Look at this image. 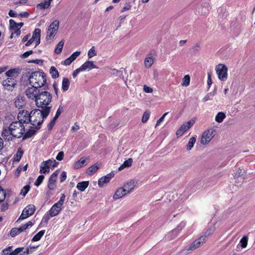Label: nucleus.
Masks as SVG:
<instances>
[{"label": "nucleus", "instance_id": "obj_63", "mask_svg": "<svg viewBox=\"0 0 255 255\" xmlns=\"http://www.w3.org/2000/svg\"><path fill=\"white\" fill-rule=\"evenodd\" d=\"M32 53L33 51L32 50L26 51L22 54V57L24 58H27Z\"/></svg>", "mask_w": 255, "mask_h": 255}, {"label": "nucleus", "instance_id": "obj_4", "mask_svg": "<svg viewBox=\"0 0 255 255\" xmlns=\"http://www.w3.org/2000/svg\"><path fill=\"white\" fill-rule=\"evenodd\" d=\"M28 80L31 86L40 88L46 83V75L42 72H34L29 76Z\"/></svg>", "mask_w": 255, "mask_h": 255}, {"label": "nucleus", "instance_id": "obj_44", "mask_svg": "<svg viewBox=\"0 0 255 255\" xmlns=\"http://www.w3.org/2000/svg\"><path fill=\"white\" fill-rule=\"evenodd\" d=\"M96 55H97V52L95 50V47L94 46H92L88 51V56L89 58H91Z\"/></svg>", "mask_w": 255, "mask_h": 255}, {"label": "nucleus", "instance_id": "obj_62", "mask_svg": "<svg viewBox=\"0 0 255 255\" xmlns=\"http://www.w3.org/2000/svg\"><path fill=\"white\" fill-rule=\"evenodd\" d=\"M200 48V44L199 43H196L193 47L192 49L195 52H198L199 51Z\"/></svg>", "mask_w": 255, "mask_h": 255}, {"label": "nucleus", "instance_id": "obj_42", "mask_svg": "<svg viewBox=\"0 0 255 255\" xmlns=\"http://www.w3.org/2000/svg\"><path fill=\"white\" fill-rule=\"evenodd\" d=\"M150 115V112L149 111H145L142 117L141 121L143 123H145L148 120Z\"/></svg>", "mask_w": 255, "mask_h": 255}, {"label": "nucleus", "instance_id": "obj_19", "mask_svg": "<svg viewBox=\"0 0 255 255\" xmlns=\"http://www.w3.org/2000/svg\"><path fill=\"white\" fill-rule=\"evenodd\" d=\"M80 67L83 71L86 70L89 71L94 68H98L96 65L94 64V62L91 61L85 62Z\"/></svg>", "mask_w": 255, "mask_h": 255}, {"label": "nucleus", "instance_id": "obj_59", "mask_svg": "<svg viewBox=\"0 0 255 255\" xmlns=\"http://www.w3.org/2000/svg\"><path fill=\"white\" fill-rule=\"evenodd\" d=\"M63 157L64 152L63 151H60L58 153L56 158L57 160L61 161L63 159Z\"/></svg>", "mask_w": 255, "mask_h": 255}, {"label": "nucleus", "instance_id": "obj_8", "mask_svg": "<svg viewBox=\"0 0 255 255\" xmlns=\"http://www.w3.org/2000/svg\"><path fill=\"white\" fill-rule=\"evenodd\" d=\"M215 131L214 128H209L206 130L202 134L201 143L203 145L208 144L214 137Z\"/></svg>", "mask_w": 255, "mask_h": 255}, {"label": "nucleus", "instance_id": "obj_54", "mask_svg": "<svg viewBox=\"0 0 255 255\" xmlns=\"http://www.w3.org/2000/svg\"><path fill=\"white\" fill-rule=\"evenodd\" d=\"M63 107L61 105H60L58 110H57V112L56 113L55 116L54 118H56L57 119L58 118L60 114H61L62 111H63Z\"/></svg>", "mask_w": 255, "mask_h": 255}, {"label": "nucleus", "instance_id": "obj_28", "mask_svg": "<svg viewBox=\"0 0 255 255\" xmlns=\"http://www.w3.org/2000/svg\"><path fill=\"white\" fill-rule=\"evenodd\" d=\"M88 185L89 181H83L78 183L76 187L79 190L84 191L87 188Z\"/></svg>", "mask_w": 255, "mask_h": 255}, {"label": "nucleus", "instance_id": "obj_26", "mask_svg": "<svg viewBox=\"0 0 255 255\" xmlns=\"http://www.w3.org/2000/svg\"><path fill=\"white\" fill-rule=\"evenodd\" d=\"M215 70L219 79L222 80L223 79V64H218L216 66Z\"/></svg>", "mask_w": 255, "mask_h": 255}, {"label": "nucleus", "instance_id": "obj_40", "mask_svg": "<svg viewBox=\"0 0 255 255\" xmlns=\"http://www.w3.org/2000/svg\"><path fill=\"white\" fill-rule=\"evenodd\" d=\"M86 159L84 158H81L75 164L74 167L78 169L83 166L86 162Z\"/></svg>", "mask_w": 255, "mask_h": 255}, {"label": "nucleus", "instance_id": "obj_1", "mask_svg": "<svg viewBox=\"0 0 255 255\" xmlns=\"http://www.w3.org/2000/svg\"><path fill=\"white\" fill-rule=\"evenodd\" d=\"M25 126L19 121H13L8 126L4 127L1 136L7 140H12V137L20 138L25 133Z\"/></svg>", "mask_w": 255, "mask_h": 255}, {"label": "nucleus", "instance_id": "obj_13", "mask_svg": "<svg viewBox=\"0 0 255 255\" xmlns=\"http://www.w3.org/2000/svg\"><path fill=\"white\" fill-rule=\"evenodd\" d=\"M59 174V170L55 171L49 178L48 187L50 190H54L56 187V182L57 176Z\"/></svg>", "mask_w": 255, "mask_h": 255}, {"label": "nucleus", "instance_id": "obj_18", "mask_svg": "<svg viewBox=\"0 0 255 255\" xmlns=\"http://www.w3.org/2000/svg\"><path fill=\"white\" fill-rule=\"evenodd\" d=\"M234 181H233V184L230 185V187L233 190H236L237 188L241 187L244 181V178L243 177H240L237 178L236 179H233Z\"/></svg>", "mask_w": 255, "mask_h": 255}, {"label": "nucleus", "instance_id": "obj_55", "mask_svg": "<svg viewBox=\"0 0 255 255\" xmlns=\"http://www.w3.org/2000/svg\"><path fill=\"white\" fill-rule=\"evenodd\" d=\"M81 54V52L80 51H76L74 52L70 57L71 59L73 60L74 61L77 57H78Z\"/></svg>", "mask_w": 255, "mask_h": 255}, {"label": "nucleus", "instance_id": "obj_29", "mask_svg": "<svg viewBox=\"0 0 255 255\" xmlns=\"http://www.w3.org/2000/svg\"><path fill=\"white\" fill-rule=\"evenodd\" d=\"M70 86V81L67 78H64L62 82V89L64 92L67 91Z\"/></svg>", "mask_w": 255, "mask_h": 255}, {"label": "nucleus", "instance_id": "obj_51", "mask_svg": "<svg viewBox=\"0 0 255 255\" xmlns=\"http://www.w3.org/2000/svg\"><path fill=\"white\" fill-rule=\"evenodd\" d=\"M44 178V176L43 175H39L35 182V185L38 186L40 185V184L42 182Z\"/></svg>", "mask_w": 255, "mask_h": 255}, {"label": "nucleus", "instance_id": "obj_11", "mask_svg": "<svg viewBox=\"0 0 255 255\" xmlns=\"http://www.w3.org/2000/svg\"><path fill=\"white\" fill-rule=\"evenodd\" d=\"M61 209L62 208H50L43 217V222L47 223L50 218L57 215L60 212Z\"/></svg>", "mask_w": 255, "mask_h": 255}, {"label": "nucleus", "instance_id": "obj_6", "mask_svg": "<svg viewBox=\"0 0 255 255\" xmlns=\"http://www.w3.org/2000/svg\"><path fill=\"white\" fill-rule=\"evenodd\" d=\"M23 25V22L17 23L13 19L9 20V27L11 31L10 38H12L14 35L18 36L20 33V28Z\"/></svg>", "mask_w": 255, "mask_h": 255}, {"label": "nucleus", "instance_id": "obj_57", "mask_svg": "<svg viewBox=\"0 0 255 255\" xmlns=\"http://www.w3.org/2000/svg\"><path fill=\"white\" fill-rule=\"evenodd\" d=\"M143 90L146 93H151L153 91L152 88L146 85H144Z\"/></svg>", "mask_w": 255, "mask_h": 255}, {"label": "nucleus", "instance_id": "obj_41", "mask_svg": "<svg viewBox=\"0 0 255 255\" xmlns=\"http://www.w3.org/2000/svg\"><path fill=\"white\" fill-rule=\"evenodd\" d=\"M244 173L245 170L239 168L238 170L233 174L234 179H236L237 178H239L240 177H243Z\"/></svg>", "mask_w": 255, "mask_h": 255}, {"label": "nucleus", "instance_id": "obj_43", "mask_svg": "<svg viewBox=\"0 0 255 255\" xmlns=\"http://www.w3.org/2000/svg\"><path fill=\"white\" fill-rule=\"evenodd\" d=\"M65 198V196L64 195V194H62L61 195V196L60 197L59 201L57 203L54 204L52 207H58L59 206L62 205L64 201Z\"/></svg>", "mask_w": 255, "mask_h": 255}, {"label": "nucleus", "instance_id": "obj_48", "mask_svg": "<svg viewBox=\"0 0 255 255\" xmlns=\"http://www.w3.org/2000/svg\"><path fill=\"white\" fill-rule=\"evenodd\" d=\"M131 8V4L129 2H127L126 3H125L124 7L122 8V9L121 10V12H125L127 10H128Z\"/></svg>", "mask_w": 255, "mask_h": 255}, {"label": "nucleus", "instance_id": "obj_10", "mask_svg": "<svg viewBox=\"0 0 255 255\" xmlns=\"http://www.w3.org/2000/svg\"><path fill=\"white\" fill-rule=\"evenodd\" d=\"M38 88L32 86L31 87H28L25 92L27 97L35 101V99L37 98L38 95L40 93Z\"/></svg>", "mask_w": 255, "mask_h": 255}, {"label": "nucleus", "instance_id": "obj_15", "mask_svg": "<svg viewBox=\"0 0 255 255\" xmlns=\"http://www.w3.org/2000/svg\"><path fill=\"white\" fill-rule=\"evenodd\" d=\"M52 160L49 159L46 161H43L40 165V172L41 173L46 174L49 172L50 166L52 165Z\"/></svg>", "mask_w": 255, "mask_h": 255}, {"label": "nucleus", "instance_id": "obj_9", "mask_svg": "<svg viewBox=\"0 0 255 255\" xmlns=\"http://www.w3.org/2000/svg\"><path fill=\"white\" fill-rule=\"evenodd\" d=\"M17 121L25 126L30 122V113L27 111H20L17 116Z\"/></svg>", "mask_w": 255, "mask_h": 255}, {"label": "nucleus", "instance_id": "obj_33", "mask_svg": "<svg viewBox=\"0 0 255 255\" xmlns=\"http://www.w3.org/2000/svg\"><path fill=\"white\" fill-rule=\"evenodd\" d=\"M23 154V151L20 148H18L16 153L13 156V161L18 162Z\"/></svg>", "mask_w": 255, "mask_h": 255}, {"label": "nucleus", "instance_id": "obj_46", "mask_svg": "<svg viewBox=\"0 0 255 255\" xmlns=\"http://www.w3.org/2000/svg\"><path fill=\"white\" fill-rule=\"evenodd\" d=\"M24 250V247H19L15 249L14 251H12V255H21L23 250Z\"/></svg>", "mask_w": 255, "mask_h": 255}, {"label": "nucleus", "instance_id": "obj_34", "mask_svg": "<svg viewBox=\"0 0 255 255\" xmlns=\"http://www.w3.org/2000/svg\"><path fill=\"white\" fill-rule=\"evenodd\" d=\"M64 44V41L61 40L56 45V48L55 49V52L56 54H60L62 50Z\"/></svg>", "mask_w": 255, "mask_h": 255}, {"label": "nucleus", "instance_id": "obj_64", "mask_svg": "<svg viewBox=\"0 0 255 255\" xmlns=\"http://www.w3.org/2000/svg\"><path fill=\"white\" fill-rule=\"evenodd\" d=\"M180 128H181V129L183 131V132H185L186 131L188 130L189 129L188 128V127H187V125L185 124L182 125Z\"/></svg>", "mask_w": 255, "mask_h": 255}, {"label": "nucleus", "instance_id": "obj_58", "mask_svg": "<svg viewBox=\"0 0 255 255\" xmlns=\"http://www.w3.org/2000/svg\"><path fill=\"white\" fill-rule=\"evenodd\" d=\"M66 177H67L66 172L65 171H63L61 174V176H60V182H63V181H64L66 180Z\"/></svg>", "mask_w": 255, "mask_h": 255}, {"label": "nucleus", "instance_id": "obj_31", "mask_svg": "<svg viewBox=\"0 0 255 255\" xmlns=\"http://www.w3.org/2000/svg\"><path fill=\"white\" fill-rule=\"evenodd\" d=\"M45 233V231L44 230H41L39 231L38 233H37L31 239L32 242H37L39 241L44 234Z\"/></svg>", "mask_w": 255, "mask_h": 255}, {"label": "nucleus", "instance_id": "obj_23", "mask_svg": "<svg viewBox=\"0 0 255 255\" xmlns=\"http://www.w3.org/2000/svg\"><path fill=\"white\" fill-rule=\"evenodd\" d=\"M154 62V58L151 55H148L144 59V64L146 68H150Z\"/></svg>", "mask_w": 255, "mask_h": 255}, {"label": "nucleus", "instance_id": "obj_36", "mask_svg": "<svg viewBox=\"0 0 255 255\" xmlns=\"http://www.w3.org/2000/svg\"><path fill=\"white\" fill-rule=\"evenodd\" d=\"M196 142V137H192L189 139L188 143L187 145V150H190L194 146V143Z\"/></svg>", "mask_w": 255, "mask_h": 255}, {"label": "nucleus", "instance_id": "obj_53", "mask_svg": "<svg viewBox=\"0 0 255 255\" xmlns=\"http://www.w3.org/2000/svg\"><path fill=\"white\" fill-rule=\"evenodd\" d=\"M56 120L57 119L54 117L52 120L50 122V123L47 126L48 129L50 130L53 127L56 123Z\"/></svg>", "mask_w": 255, "mask_h": 255}, {"label": "nucleus", "instance_id": "obj_5", "mask_svg": "<svg viewBox=\"0 0 255 255\" xmlns=\"http://www.w3.org/2000/svg\"><path fill=\"white\" fill-rule=\"evenodd\" d=\"M49 115H45L43 111L35 109L30 113V123L34 126H40Z\"/></svg>", "mask_w": 255, "mask_h": 255}, {"label": "nucleus", "instance_id": "obj_12", "mask_svg": "<svg viewBox=\"0 0 255 255\" xmlns=\"http://www.w3.org/2000/svg\"><path fill=\"white\" fill-rule=\"evenodd\" d=\"M205 237L201 236L198 239L194 241L189 247L186 249V250L188 251H193L197 248L200 247L204 243H205Z\"/></svg>", "mask_w": 255, "mask_h": 255}, {"label": "nucleus", "instance_id": "obj_50", "mask_svg": "<svg viewBox=\"0 0 255 255\" xmlns=\"http://www.w3.org/2000/svg\"><path fill=\"white\" fill-rule=\"evenodd\" d=\"M215 231V229L214 227L209 228L204 233V237H205V238L207 237H208L209 236L212 235Z\"/></svg>", "mask_w": 255, "mask_h": 255}, {"label": "nucleus", "instance_id": "obj_37", "mask_svg": "<svg viewBox=\"0 0 255 255\" xmlns=\"http://www.w3.org/2000/svg\"><path fill=\"white\" fill-rule=\"evenodd\" d=\"M50 73L53 78H56L59 77V73L54 66L51 67L50 69Z\"/></svg>", "mask_w": 255, "mask_h": 255}, {"label": "nucleus", "instance_id": "obj_7", "mask_svg": "<svg viewBox=\"0 0 255 255\" xmlns=\"http://www.w3.org/2000/svg\"><path fill=\"white\" fill-rule=\"evenodd\" d=\"M59 21L57 20H54L49 26L46 34L47 39H53L57 33L59 28Z\"/></svg>", "mask_w": 255, "mask_h": 255}, {"label": "nucleus", "instance_id": "obj_22", "mask_svg": "<svg viewBox=\"0 0 255 255\" xmlns=\"http://www.w3.org/2000/svg\"><path fill=\"white\" fill-rule=\"evenodd\" d=\"M15 105L18 109L22 108L25 105V98L22 96H18L15 101Z\"/></svg>", "mask_w": 255, "mask_h": 255}, {"label": "nucleus", "instance_id": "obj_61", "mask_svg": "<svg viewBox=\"0 0 255 255\" xmlns=\"http://www.w3.org/2000/svg\"><path fill=\"white\" fill-rule=\"evenodd\" d=\"M73 61V60L71 59L70 57H69V58L66 59L63 63L65 65H69Z\"/></svg>", "mask_w": 255, "mask_h": 255}, {"label": "nucleus", "instance_id": "obj_24", "mask_svg": "<svg viewBox=\"0 0 255 255\" xmlns=\"http://www.w3.org/2000/svg\"><path fill=\"white\" fill-rule=\"evenodd\" d=\"M52 0H44L43 1L40 2L37 5V9H44L48 8L50 6Z\"/></svg>", "mask_w": 255, "mask_h": 255}, {"label": "nucleus", "instance_id": "obj_2", "mask_svg": "<svg viewBox=\"0 0 255 255\" xmlns=\"http://www.w3.org/2000/svg\"><path fill=\"white\" fill-rule=\"evenodd\" d=\"M52 101V95L47 91H42L35 99L36 106L43 111L45 115H49L52 107L50 106Z\"/></svg>", "mask_w": 255, "mask_h": 255}, {"label": "nucleus", "instance_id": "obj_25", "mask_svg": "<svg viewBox=\"0 0 255 255\" xmlns=\"http://www.w3.org/2000/svg\"><path fill=\"white\" fill-rule=\"evenodd\" d=\"M132 162L133 160L131 158L126 160L119 167V171H121L125 168L130 167L132 165Z\"/></svg>", "mask_w": 255, "mask_h": 255}, {"label": "nucleus", "instance_id": "obj_60", "mask_svg": "<svg viewBox=\"0 0 255 255\" xmlns=\"http://www.w3.org/2000/svg\"><path fill=\"white\" fill-rule=\"evenodd\" d=\"M83 71L81 69V67H80L79 68L76 69L74 72H73L72 76L73 78H75L77 75L80 72Z\"/></svg>", "mask_w": 255, "mask_h": 255}, {"label": "nucleus", "instance_id": "obj_49", "mask_svg": "<svg viewBox=\"0 0 255 255\" xmlns=\"http://www.w3.org/2000/svg\"><path fill=\"white\" fill-rule=\"evenodd\" d=\"M5 198V192L0 186V202H2Z\"/></svg>", "mask_w": 255, "mask_h": 255}, {"label": "nucleus", "instance_id": "obj_17", "mask_svg": "<svg viewBox=\"0 0 255 255\" xmlns=\"http://www.w3.org/2000/svg\"><path fill=\"white\" fill-rule=\"evenodd\" d=\"M114 174L109 173L105 176L101 177L98 181V185L100 187H103L105 184L108 183L110 180L113 177Z\"/></svg>", "mask_w": 255, "mask_h": 255}, {"label": "nucleus", "instance_id": "obj_38", "mask_svg": "<svg viewBox=\"0 0 255 255\" xmlns=\"http://www.w3.org/2000/svg\"><path fill=\"white\" fill-rule=\"evenodd\" d=\"M190 78L188 75H185L182 79L181 85L183 86L187 87L190 84Z\"/></svg>", "mask_w": 255, "mask_h": 255}, {"label": "nucleus", "instance_id": "obj_14", "mask_svg": "<svg viewBox=\"0 0 255 255\" xmlns=\"http://www.w3.org/2000/svg\"><path fill=\"white\" fill-rule=\"evenodd\" d=\"M35 208H24L22 213L16 222H19L20 221L24 220L34 214Z\"/></svg>", "mask_w": 255, "mask_h": 255}, {"label": "nucleus", "instance_id": "obj_32", "mask_svg": "<svg viewBox=\"0 0 255 255\" xmlns=\"http://www.w3.org/2000/svg\"><path fill=\"white\" fill-rule=\"evenodd\" d=\"M35 132L36 130L35 129H29L27 131H25V133L23 135V139H25L31 137Z\"/></svg>", "mask_w": 255, "mask_h": 255}, {"label": "nucleus", "instance_id": "obj_39", "mask_svg": "<svg viewBox=\"0 0 255 255\" xmlns=\"http://www.w3.org/2000/svg\"><path fill=\"white\" fill-rule=\"evenodd\" d=\"M248 242V237L244 236L240 241L242 248H246L247 246Z\"/></svg>", "mask_w": 255, "mask_h": 255}, {"label": "nucleus", "instance_id": "obj_16", "mask_svg": "<svg viewBox=\"0 0 255 255\" xmlns=\"http://www.w3.org/2000/svg\"><path fill=\"white\" fill-rule=\"evenodd\" d=\"M135 184L136 183L134 180H130L125 183L122 187L124 188V189H125V190L128 194L134 189L135 186Z\"/></svg>", "mask_w": 255, "mask_h": 255}, {"label": "nucleus", "instance_id": "obj_3", "mask_svg": "<svg viewBox=\"0 0 255 255\" xmlns=\"http://www.w3.org/2000/svg\"><path fill=\"white\" fill-rule=\"evenodd\" d=\"M20 70L19 69L9 70L5 73L7 78L2 81V85L5 89L12 90L17 83L16 79L18 77Z\"/></svg>", "mask_w": 255, "mask_h": 255}, {"label": "nucleus", "instance_id": "obj_27", "mask_svg": "<svg viewBox=\"0 0 255 255\" xmlns=\"http://www.w3.org/2000/svg\"><path fill=\"white\" fill-rule=\"evenodd\" d=\"M100 166V164L97 163L89 167L87 170V173L89 175H93L98 170Z\"/></svg>", "mask_w": 255, "mask_h": 255}, {"label": "nucleus", "instance_id": "obj_20", "mask_svg": "<svg viewBox=\"0 0 255 255\" xmlns=\"http://www.w3.org/2000/svg\"><path fill=\"white\" fill-rule=\"evenodd\" d=\"M127 194L128 193L123 187L120 188L116 190L115 194L113 196V198L115 200L119 199Z\"/></svg>", "mask_w": 255, "mask_h": 255}, {"label": "nucleus", "instance_id": "obj_30", "mask_svg": "<svg viewBox=\"0 0 255 255\" xmlns=\"http://www.w3.org/2000/svg\"><path fill=\"white\" fill-rule=\"evenodd\" d=\"M33 225V223L31 221H28L25 224L21 225L20 227L17 228V231L20 234V233L23 232L25 230H26L28 227H31Z\"/></svg>", "mask_w": 255, "mask_h": 255}, {"label": "nucleus", "instance_id": "obj_21", "mask_svg": "<svg viewBox=\"0 0 255 255\" xmlns=\"http://www.w3.org/2000/svg\"><path fill=\"white\" fill-rule=\"evenodd\" d=\"M40 33L41 30L39 28H36L33 33L32 39L35 40V46L38 45L40 42Z\"/></svg>", "mask_w": 255, "mask_h": 255}, {"label": "nucleus", "instance_id": "obj_45", "mask_svg": "<svg viewBox=\"0 0 255 255\" xmlns=\"http://www.w3.org/2000/svg\"><path fill=\"white\" fill-rule=\"evenodd\" d=\"M30 189V186L28 185L24 186L21 190L20 194L25 196Z\"/></svg>", "mask_w": 255, "mask_h": 255}, {"label": "nucleus", "instance_id": "obj_56", "mask_svg": "<svg viewBox=\"0 0 255 255\" xmlns=\"http://www.w3.org/2000/svg\"><path fill=\"white\" fill-rule=\"evenodd\" d=\"M168 114V113H165L163 116L157 121L155 127L159 126L161 122H162L164 119L165 117Z\"/></svg>", "mask_w": 255, "mask_h": 255}, {"label": "nucleus", "instance_id": "obj_52", "mask_svg": "<svg viewBox=\"0 0 255 255\" xmlns=\"http://www.w3.org/2000/svg\"><path fill=\"white\" fill-rule=\"evenodd\" d=\"M19 233L17 231V228H13L11 229L10 232V235L12 237H14L16 235H18Z\"/></svg>", "mask_w": 255, "mask_h": 255}, {"label": "nucleus", "instance_id": "obj_35", "mask_svg": "<svg viewBox=\"0 0 255 255\" xmlns=\"http://www.w3.org/2000/svg\"><path fill=\"white\" fill-rule=\"evenodd\" d=\"M12 246H8L1 251V255H12Z\"/></svg>", "mask_w": 255, "mask_h": 255}, {"label": "nucleus", "instance_id": "obj_47", "mask_svg": "<svg viewBox=\"0 0 255 255\" xmlns=\"http://www.w3.org/2000/svg\"><path fill=\"white\" fill-rule=\"evenodd\" d=\"M215 121L221 123L223 121V112H219L215 117Z\"/></svg>", "mask_w": 255, "mask_h": 255}]
</instances>
